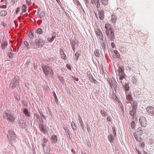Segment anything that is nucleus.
Returning a JSON list of instances; mask_svg holds the SVG:
<instances>
[{"mask_svg":"<svg viewBox=\"0 0 154 154\" xmlns=\"http://www.w3.org/2000/svg\"><path fill=\"white\" fill-rule=\"evenodd\" d=\"M3 117L4 119L8 120L9 122H13L15 120L13 114H12V110H8L4 113Z\"/></svg>","mask_w":154,"mask_h":154,"instance_id":"nucleus-1","label":"nucleus"},{"mask_svg":"<svg viewBox=\"0 0 154 154\" xmlns=\"http://www.w3.org/2000/svg\"><path fill=\"white\" fill-rule=\"evenodd\" d=\"M42 69L46 75L52 76L53 75L54 72L53 69L50 66L44 65L42 67Z\"/></svg>","mask_w":154,"mask_h":154,"instance_id":"nucleus-2","label":"nucleus"},{"mask_svg":"<svg viewBox=\"0 0 154 154\" xmlns=\"http://www.w3.org/2000/svg\"><path fill=\"white\" fill-rule=\"evenodd\" d=\"M35 42L38 46V48L43 47L45 43V41L42 38L35 39Z\"/></svg>","mask_w":154,"mask_h":154,"instance_id":"nucleus-3","label":"nucleus"},{"mask_svg":"<svg viewBox=\"0 0 154 154\" xmlns=\"http://www.w3.org/2000/svg\"><path fill=\"white\" fill-rule=\"evenodd\" d=\"M16 137V135L14 131L11 130L9 131L8 135V137L9 140L14 141L15 140Z\"/></svg>","mask_w":154,"mask_h":154,"instance_id":"nucleus-4","label":"nucleus"},{"mask_svg":"<svg viewBox=\"0 0 154 154\" xmlns=\"http://www.w3.org/2000/svg\"><path fill=\"white\" fill-rule=\"evenodd\" d=\"M139 121L142 127H145L146 126V118L144 116H141L139 119Z\"/></svg>","mask_w":154,"mask_h":154,"instance_id":"nucleus-5","label":"nucleus"},{"mask_svg":"<svg viewBox=\"0 0 154 154\" xmlns=\"http://www.w3.org/2000/svg\"><path fill=\"white\" fill-rule=\"evenodd\" d=\"M39 127L41 131L44 134H46L47 132V131L46 129V126L42 124H39Z\"/></svg>","mask_w":154,"mask_h":154,"instance_id":"nucleus-6","label":"nucleus"},{"mask_svg":"<svg viewBox=\"0 0 154 154\" xmlns=\"http://www.w3.org/2000/svg\"><path fill=\"white\" fill-rule=\"evenodd\" d=\"M147 112L148 114L151 115H154V107L152 106L148 107L146 108Z\"/></svg>","mask_w":154,"mask_h":154,"instance_id":"nucleus-7","label":"nucleus"},{"mask_svg":"<svg viewBox=\"0 0 154 154\" xmlns=\"http://www.w3.org/2000/svg\"><path fill=\"white\" fill-rule=\"evenodd\" d=\"M51 37H48L47 38V41L50 43L52 42L55 38L56 36V34L55 32H52L51 34Z\"/></svg>","mask_w":154,"mask_h":154,"instance_id":"nucleus-8","label":"nucleus"},{"mask_svg":"<svg viewBox=\"0 0 154 154\" xmlns=\"http://www.w3.org/2000/svg\"><path fill=\"white\" fill-rule=\"evenodd\" d=\"M106 34L109 37L112 38L114 35V33L112 29L106 30Z\"/></svg>","mask_w":154,"mask_h":154,"instance_id":"nucleus-9","label":"nucleus"},{"mask_svg":"<svg viewBox=\"0 0 154 154\" xmlns=\"http://www.w3.org/2000/svg\"><path fill=\"white\" fill-rule=\"evenodd\" d=\"M20 82L19 80L17 79L16 78H14L13 80V82L12 83L13 85H12L13 87H16V85H18Z\"/></svg>","mask_w":154,"mask_h":154,"instance_id":"nucleus-10","label":"nucleus"},{"mask_svg":"<svg viewBox=\"0 0 154 154\" xmlns=\"http://www.w3.org/2000/svg\"><path fill=\"white\" fill-rule=\"evenodd\" d=\"M23 112L25 116L26 117H30V113L28 109L24 108L23 109Z\"/></svg>","mask_w":154,"mask_h":154,"instance_id":"nucleus-11","label":"nucleus"},{"mask_svg":"<svg viewBox=\"0 0 154 154\" xmlns=\"http://www.w3.org/2000/svg\"><path fill=\"white\" fill-rule=\"evenodd\" d=\"M96 33L97 35L99 36L100 39H102L103 38V35L101 30L100 29H97L96 31Z\"/></svg>","mask_w":154,"mask_h":154,"instance_id":"nucleus-12","label":"nucleus"},{"mask_svg":"<svg viewBox=\"0 0 154 154\" xmlns=\"http://www.w3.org/2000/svg\"><path fill=\"white\" fill-rule=\"evenodd\" d=\"M60 52L61 57L64 60H66V55L61 48L60 49Z\"/></svg>","mask_w":154,"mask_h":154,"instance_id":"nucleus-13","label":"nucleus"},{"mask_svg":"<svg viewBox=\"0 0 154 154\" xmlns=\"http://www.w3.org/2000/svg\"><path fill=\"white\" fill-rule=\"evenodd\" d=\"M112 84V85H111V88H114L115 89V92H116L117 87V83L116 82L114 81L113 83Z\"/></svg>","mask_w":154,"mask_h":154,"instance_id":"nucleus-14","label":"nucleus"},{"mask_svg":"<svg viewBox=\"0 0 154 154\" xmlns=\"http://www.w3.org/2000/svg\"><path fill=\"white\" fill-rule=\"evenodd\" d=\"M28 36L31 39H33L34 37V31L33 30H30L28 33Z\"/></svg>","mask_w":154,"mask_h":154,"instance_id":"nucleus-15","label":"nucleus"},{"mask_svg":"<svg viewBox=\"0 0 154 154\" xmlns=\"http://www.w3.org/2000/svg\"><path fill=\"white\" fill-rule=\"evenodd\" d=\"M79 120L80 124L82 128V129L83 130H84L85 129V126L82 121L81 118H79Z\"/></svg>","mask_w":154,"mask_h":154,"instance_id":"nucleus-16","label":"nucleus"},{"mask_svg":"<svg viewBox=\"0 0 154 154\" xmlns=\"http://www.w3.org/2000/svg\"><path fill=\"white\" fill-rule=\"evenodd\" d=\"M111 96L112 98L114 100H115L117 101L119 100L118 97H117L116 94V93L114 92H113L112 93V94L111 95Z\"/></svg>","mask_w":154,"mask_h":154,"instance_id":"nucleus-17","label":"nucleus"},{"mask_svg":"<svg viewBox=\"0 0 154 154\" xmlns=\"http://www.w3.org/2000/svg\"><path fill=\"white\" fill-rule=\"evenodd\" d=\"M111 17H112V22L113 23H115L116 22V20L117 19V17L114 14H112L111 15Z\"/></svg>","mask_w":154,"mask_h":154,"instance_id":"nucleus-18","label":"nucleus"},{"mask_svg":"<svg viewBox=\"0 0 154 154\" xmlns=\"http://www.w3.org/2000/svg\"><path fill=\"white\" fill-rule=\"evenodd\" d=\"M8 46V43L5 41L2 44L1 47L3 50H4Z\"/></svg>","mask_w":154,"mask_h":154,"instance_id":"nucleus-19","label":"nucleus"},{"mask_svg":"<svg viewBox=\"0 0 154 154\" xmlns=\"http://www.w3.org/2000/svg\"><path fill=\"white\" fill-rule=\"evenodd\" d=\"M8 14V12L7 11L3 10L1 11L0 12V15L1 16H5Z\"/></svg>","mask_w":154,"mask_h":154,"instance_id":"nucleus-20","label":"nucleus"},{"mask_svg":"<svg viewBox=\"0 0 154 154\" xmlns=\"http://www.w3.org/2000/svg\"><path fill=\"white\" fill-rule=\"evenodd\" d=\"M51 140L53 142L56 143L57 141V137L55 135H53L51 137Z\"/></svg>","mask_w":154,"mask_h":154,"instance_id":"nucleus-21","label":"nucleus"},{"mask_svg":"<svg viewBox=\"0 0 154 154\" xmlns=\"http://www.w3.org/2000/svg\"><path fill=\"white\" fill-rule=\"evenodd\" d=\"M99 18L101 20H103L104 18V15L103 11H102L100 12Z\"/></svg>","mask_w":154,"mask_h":154,"instance_id":"nucleus-22","label":"nucleus"},{"mask_svg":"<svg viewBox=\"0 0 154 154\" xmlns=\"http://www.w3.org/2000/svg\"><path fill=\"white\" fill-rule=\"evenodd\" d=\"M119 79L121 80L120 81V82L123 84V83L122 82V80L124 78L125 74L124 73L122 74H119Z\"/></svg>","mask_w":154,"mask_h":154,"instance_id":"nucleus-23","label":"nucleus"},{"mask_svg":"<svg viewBox=\"0 0 154 154\" xmlns=\"http://www.w3.org/2000/svg\"><path fill=\"white\" fill-rule=\"evenodd\" d=\"M71 126L72 129L73 130H76V127L75 124L74 122H71Z\"/></svg>","mask_w":154,"mask_h":154,"instance_id":"nucleus-24","label":"nucleus"},{"mask_svg":"<svg viewBox=\"0 0 154 154\" xmlns=\"http://www.w3.org/2000/svg\"><path fill=\"white\" fill-rule=\"evenodd\" d=\"M94 54L95 56L97 57H99L100 55L99 50L98 49H96L95 50Z\"/></svg>","mask_w":154,"mask_h":154,"instance_id":"nucleus-25","label":"nucleus"},{"mask_svg":"<svg viewBox=\"0 0 154 154\" xmlns=\"http://www.w3.org/2000/svg\"><path fill=\"white\" fill-rule=\"evenodd\" d=\"M105 28L106 30L111 29L112 28L111 27V25L109 24H106L105 25Z\"/></svg>","mask_w":154,"mask_h":154,"instance_id":"nucleus-26","label":"nucleus"},{"mask_svg":"<svg viewBox=\"0 0 154 154\" xmlns=\"http://www.w3.org/2000/svg\"><path fill=\"white\" fill-rule=\"evenodd\" d=\"M45 14L44 11H42L39 14V17L41 19L45 17Z\"/></svg>","mask_w":154,"mask_h":154,"instance_id":"nucleus-27","label":"nucleus"},{"mask_svg":"<svg viewBox=\"0 0 154 154\" xmlns=\"http://www.w3.org/2000/svg\"><path fill=\"white\" fill-rule=\"evenodd\" d=\"M36 32L37 34L40 35L42 33L43 31L41 29L38 28L36 30Z\"/></svg>","mask_w":154,"mask_h":154,"instance_id":"nucleus-28","label":"nucleus"},{"mask_svg":"<svg viewBox=\"0 0 154 154\" xmlns=\"http://www.w3.org/2000/svg\"><path fill=\"white\" fill-rule=\"evenodd\" d=\"M100 113L102 115L103 117H105L106 115V112L104 110L101 109L100 110Z\"/></svg>","mask_w":154,"mask_h":154,"instance_id":"nucleus-29","label":"nucleus"},{"mask_svg":"<svg viewBox=\"0 0 154 154\" xmlns=\"http://www.w3.org/2000/svg\"><path fill=\"white\" fill-rule=\"evenodd\" d=\"M101 2L105 6L108 4V0H101Z\"/></svg>","mask_w":154,"mask_h":154,"instance_id":"nucleus-30","label":"nucleus"},{"mask_svg":"<svg viewBox=\"0 0 154 154\" xmlns=\"http://www.w3.org/2000/svg\"><path fill=\"white\" fill-rule=\"evenodd\" d=\"M130 114L132 116L131 117L133 119L134 118V115L135 114V111L134 109L131 111L130 112Z\"/></svg>","mask_w":154,"mask_h":154,"instance_id":"nucleus-31","label":"nucleus"},{"mask_svg":"<svg viewBox=\"0 0 154 154\" xmlns=\"http://www.w3.org/2000/svg\"><path fill=\"white\" fill-rule=\"evenodd\" d=\"M118 71L119 72V74H123V72H124V70H123V68L122 67H119Z\"/></svg>","mask_w":154,"mask_h":154,"instance_id":"nucleus-32","label":"nucleus"},{"mask_svg":"<svg viewBox=\"0 0 154 154\" xmlns=\"http://www.w3.org/2000/svg\"><path fill=\"white\" fill-rule=\"evenodd\" d=\"M26 5H23L22 6V12H26Z\"/></svg>","mask_w":154,"mask_h":154,"instance_id":"nucleus-33","label":"nucleus"},{"mask_svg":"<svg viewBox=\"0 0 154 154\" xmlns=\"http://www.w3.org/2000/svg\"><path fill=\"white\" fill-rule=\"evenodd\" d=\"M108 139L110 142H112L113 140V138L112 135H110L108 136Z\"/></svg>","mask_w":154,"mask_h":154,"instance_id":"nucleus-34","label":"nucleus"},{"mask_svg":"<svg viewBox=\"0 0 154 154\" xmlns=\"http://www.w3.org/2000/svg\"><path fill=\"white\" fill-rule=\"evenodd\" d=\"M131 126L132 129H134L135 128V124L134 121H133L131 123Z\"/></svg>","mask_w":154,"mask_h":154,"instance_id":"nucleus-35","label":"nucleus"},{"mask_svg":"<svg viewBox=\"0 0 154 154\" xmlns=\"http://www.w3.org/2000/svg\"><path fill=\"white\" fill-rule=\"evenodd\" d=\"M7 6L6 5V4L5 5H3L2 4L0 5V8H2L5 9L7 8Z\"/></svg>","mask_w":154,"mask_h":154,"instance_id":"nucleus-36","label":"nucleus"},{"mask_svg":"<svg viewBox=\"0 0 154 154\" xmlns=\"http://www.w3.org/2000/svg\"><path fill=\"white\" fill-rule=\"evenodd\" d=\"M80 54L78 53H76L75 54V56L76 57L75 60L76 61H77L78 60Z\"/></svg>","mask_w":154,"mask_h":154,"instance_id":"nucleus-37","label":"nucleus"},{"mask_svg":"<svg viewBox=\"0 0 154 154\" xmlns=\"http://www.w3.org/2000/svg\"><path fill=\"white\" fill-rule=\"evenodd\" d=\"M141 128H140L137 129L138 131L139 132L140 134L141 135L143 133V131L141 130Z\"/></svg>","mask_w":154,"mask_h":154,"instance_id":"nucleus-38","label":"nucleus"},{"mask_svg":"<svg viewBox=\"0 0 154 154\" xmlns=\"http://www.w3.org/2000/svg\"><path fill=\"white\" fill-rule=\"evenodd\" d=\"M107 80L109 83L110 84V86L112 85V84L114 82V81H113L112 79H108Z\"/></svg>","mask_w":154,"mask_h":154,"instance_id":"nucleus-39","label":"nucleus"},{"mask_svg":"<svg viewBox=\"0 0 154 154\" xmlns=\"http://www.w3.org/2000/svg\"><path fill=\"white\" fill-rule=\"evenodd\" d=\"M19 126H25L26 125V123L25 122H20L19 123Z\"/></svg>","mask_w":154,"mask_h":154,"instance_id":"nucleus-40","label":"nucleus"},{"mask_svg":"<svg viewBox=\"0 0 154 154\" xmlns=\"http://www.w3.org/2000/svg\"><path fill=\"white\" fill-rule=\"evenodd\" d=\"M43 140V146H45V143H46V142L48 141V140L46 139L45 138H44Z\"/></svg>","mask_w":154,"mask_h":154,"instance_id":"nucleus-41","label":"nucleus"},{"mask_svg":"<svg viewBox=\"0 0 154 154\" xmlns=\"http://www.w3.org/2000/svg\"><path fill=\"white\" fill-rule=\"evenodd\" d=\"M114 53L116 55V56L117 57H119V54L118 52L117 51L115 50L114 51Z\"/></svg>","mask_w":154,"mask_h":154,"instance_id":"nucleus-42","label":"nucleus"},{"mask_svg":"<svg viewBox=\"0 0 154 154\" xmlns=\"http://www.w3.org/2000/svg\"><path fill=\"white\" fill-rule=\"evenodd\" d=\"M26 4L28 5H29L31 2V0H26Z\"/></svg>","mask_w":154,"mask_h":154,"instance_id":"nucleus-43","label":"nucleus"},{"mask_svg":"<svg viewBox=\"0 0 154 154\" xmlns=\"http://www.w3.org/2000/svg\"><path fill=\"white\" fill-rule=\"evenodd\" d=\"M53 94H54V98L55 100H57V96H56V94L54 92H53Z\"/></svg>","mask_w":154,"mask_h":154,"instance_id":"nucleus-44","label":"nucleus"},{"mask_svg":"<svg viewBox=\"0 0 154 154\" xmlns=\"http://www.w3.org/2000/svg\"><path fill=\"white\" fill-rule=\"evenodd\" d=\"M131 96L130 95H128L127 97V99L128 100H131Z\"/></svg>","mask_w":154,"mask_h":154,"instance_id":"nucleus-45","label":"nucleus"},{"mask_svg":"<svg viewBox=\"0 0 154 154\" xmlns=\"http://www.w3.org/2000/svg\"><path fill=\"white\" fill-rule=\"evenodd\" d=\"M66 66V67H67V68H68V69H70V70H71V66L69 64H67Z\"/></svg>","mask_w":154,"mask_h":154,"instance_id":"nucleus-46","label":"nucleus"},{"mask_svg":"<svg viewBox=\"0 0 154 154\" xmlns=\"http://www.w3.org/2000/svg\"><path fill=\"white\" fill-rule=\"evenodd\" d=\"M24 44L26 46V47L27 48L29 47V44L28 42L26 41H25L24 42Z\"/></svg>","mask_w":154,"mask_h":154,"instance_id":"nucleus-47","label":"nucleus"},{"mask_svg":"<svg viewBox=\"0 0 154 154\" xmlns=\"http://www.w3.org/2000/svg\"><path fill=\"white\" fill-rule=\"evenodd\" d=\"M125 88L126 91H128L129 90V86L128 85H125Z\"/></svg>","mask_w":154,"mask_h":154,"instance_id":"nucleus-48","label":"nucleus"},{"mask_svg":"<svg viewBox=\"0 0 154 154\" xmlns=\"http://www.w3.org/2000/svg\"><path fill=\"white\" fill-rule=\"evenodd\" d=\"M20 11V8H17V9L16 10V12H15L16 13V14H17L18 13V12Z\"/></svg>","mask_w":154,"mask_h":154,"instance_id":"nucleus-49","label":"nucleus"},{"mask_svg":"<svg viewBox=\"0 0 154 154\" xmlns=\"http://www.w3.org/2000/svg\"><path fill=\"white\" fill-rule=\"evenodd\" d=\"M59 80L61 81V82H62L63 80V77L60 76L59 77Z\"/></svg>","mask_w":154,"mask_h":154,"instance_id":"nucleus-50","label":"nucleus"},{"mask_svg":"<svg viewBox=\"0 0 154 154\" xmlns=\"http://www.w3.org/2000/svg\"><path fill=\"white\" fill-rule=\"evenodd\" d=\"M2 26L4 27H5L6 26V24L4 23V21H3L2 22Z\"/></svg>","mask_w":154,"mask_h":154,"instance_id":"nucleus-51","label":"nucleus"},{"mask_svg":"<svg viewBox=\"0 0 154 154\" xmlns=\"http://www.w3.org/2000/svg\"><path fill=\"white\" fill-rule=\"evenodd\" d=\"M91 2L93 4H95L96 3V1H95L94 0H91Z\"/></svg>","mask_w":154,"mask_h":154,"instance_id":"nucleus-52","label":"nucleus"},{"mask_svg":"<svg viewBox=\"0 0 154 154\" xmlns=\"http://www.w3.org/2000/svg\"><path fill=\"white\" fill-rule=\"evenodd\" d=\"M111 46L113 48H114L115 46V44L113 43H112L111 44Z\"/></svg>","mask_w":154,"mask_h":154,"instance_id":"nucleus-53","label":"nucleus"},{"mask_svg":"<svg viewBox=\"0 0 154 154\" xmlns=\"http://www.w3.org/2000/svg\"><path fill=\"white\" fill-rule=\"evenodd\" d=\"M71 151L72 152H73V153L74 154H75V151L73 149H71Z\"/></svg>","mask_w":154,"mask_h":154,"instance_id":"nucleus-54","label":"nucleus"},{"mask_svg":"<svg viewBox=\"0 0 154 154\" xmlns=\"http://www.w3.org/2000/svg\"><path fill=\"white\" fill-rule=\"evenodd\" d=\"M144 143H141V145H140V146L143 147L144 146Z\"/></svg>","mask_w":154,"mask_h":154,"instance_id":"nucleus-55","label":"nucleus"},{"mask_svg":"<svg viewBox=\"0 0 154 154\" xmlns=\"http://www.w3.org/2000/svg\"><path fill=\"white\" fill-rule=\"evenodd\" d=\"M11 2L12 4H13V5L14 4L15 2L14 0H11Z\"/></svg>","mask_w":154,"mask_h":154,"instance_id":"nucleus-56","label":"nucleus"},{"mask_svg":"<svg viewBox=\"0 0 154 154\" xmlns=\"http://www.w3.org/2000/svg\"><path fill=\"white\" fill-rule=\"evenodd\" d=\"M88 77L89 78H90L91 79H92L93 77H92V75H89L88 76Z\"/></svg>","mask_w":154,"mask_h":154,"instance_id":"nucleus-57","label":"nucleus"},{"mask_svg":"<svg viewBox=\"0 0 154 154\" xmlns=\"http://www.w3.org/2000/svg\"><path fill=\"white\" fill-rule=\"evenodd\" d=\"M40 114V115L41 116H42L44 118L45 117V116L44 115H43L42 113V112Z\"/></svg>","mask_w":154,"mask_h":154,"instance_id":"nucleus-58","label":"nucleus"},{"mask_svg":"<svg viewBox=\"0 0 154 154\" xmlns=\"http://www.w3.org/2000/svg\"><path fill=\"white\" fill-rule=\"evenodd\" d=\"M107 121H110V118L109 117L107 118Z\"/></svg>","mask_w":154,"mask_h":154,"instance_id":"nucleus-59","label":"nucleus"},{"mask_svg":"<svg viewBox=\"0 0 154 154\" xmlns=\"http://www.w3.org/2000/svg\"><path fill=\"white\" fill-rule=\"evenodd\" d=\"M57 2L59 4L60 3V2L59 0H56Z\"/></svg>","mask_w":154,"mask_h":154,"instance_id":"nucleus-60","label":"nucleus"},{"mask_svg":"<svg viewBox=\"0 0 154 154\" xmlns=\"http://www.w3.org/2000/svg\"><path fill=\"white\" fill-rule=\"evenodd\" d=\"M85 1L86 4L88 3V0H85Z\"/></svg>","mask_w":154,"mask_h":154,"instance_id":"nucleus-61","label":"nucleus"},{"mask_svg":"<svg viewBox=\"0 0 154 154\" xmlns=\"http://www.w3.org/2000/svg\"><path fill=\"white\" fill-rule=\"evenodd\" d=\"M82 154H87L85 152H82Z\"/></svg>","mask_w":154,"mask_h":154,"instance_id":"nucleus-62","label":"nucleus"},{"mask_svg":"<svg viewBox=\"0 0 154 154\" xmlns=\"http://www.w3.org/2000/svg\"><path fill=\"white\" fill-rule=\"evenodd\" d=\"M131 143H132V144L133 143V144H134V140L133 141H131Z\"/></svg>","mask_w":154,"mask_h":154,"instance_id":"nucleus-63","label":"nucleus"},{"mask_svg":"<svg viewBox=\"0 0 154 154\" xmlns=\"http://www.w3.org/2000/svg\"><path fill=\"white\" fill-rule=\"evenodd\" d=\"M95 1H96V2H98L99 1V0H94Z\"/></svg>","mask_w":154,"mask_h":154,"instance_id":"nucleus-64","label":"nucleus"}]
</instances>
